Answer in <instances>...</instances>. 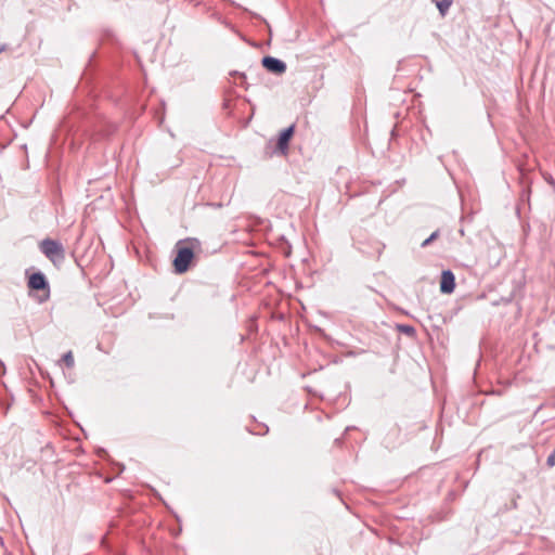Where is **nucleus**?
<instances>
[{
    "label": "nucleus",
    "instance_id": "nucleus-12",
    "mask_svg": "<svg viewBox=\"0 0 555 555\" xmlns=\"http://www.w3.org/2000/svg\"><path fill=\"white\" fill-rule=\"evenodd\" d=\"M7 49V46L5 44H0V53H2L3 51H5Z\"/></svg>",
    "mask_w": 555,
    "mask_h": 555
},
{
    "label": "nucleus",
    "instance_id": "nucleus-8",
    "mask_svg": "<svg viewBox=\"0 0 555 555\" xmlns=\"http://www.w3.org/2000/svg\"><path fill=\"white\" fill-rule=\"evenodd\" d=\"M61 362H64V364L72 369L75 364L74 356L72 351H67L61 359Z\"/></svg>",
    "mask_w": 555,
    "mask_h": 555
},
{
    "label": "nucleus",
    "instance_id": "nucleus-3",
    "mask_svg": "<svg viewBox=\"0 0 555 555\" xmlns=\"http://www.w3.org/2000/svg\"><path fill=\"white\" fill-rule=\"evenodd\" d=\"M262 66L270 73L282 75L286 72V64L273 56H264L261 61Z\"/></svg>",
    "mask_w": 555,
    "mask_h": 555
},
{
    "label": "nucleus",
    "instance_id": "nucleus-7",
    "mask_svg": "<svg viewBox=\"0 0 555 555\" xmlns=\"http://www.w3.org/2000/svg\"><path fill=\"white\" fill-rule=\"evenodd\" d=\"M437 9L439 10L440 14L444 16L447 12L449 11L450 7L452 5L453 0H431Z\"/></svg>",
    "mask_w": 555,
    "mask_h": 555
},
{
    "label": "nucleus",
    "instance_id": "nucleus-1",
    "mask_svg": "<svg viewBox=\"0 0 555 555\" xmlns=\"http://www.w3.org/2000/svg\"><path fill=\"white\" fill-rule=\"evenodd\" d=\"M41 253L54 264H60L65 259L63 245L54 240L46 238L40 243Z\"/></svg>",
    "mask_w": 555,
    "mask_h": 555
},
{
    "label": "nucleus",
    "instance_id": "nucleus-9",
    "mask_svg": "<svg viewBox=\"0 0 555 555\" xmlns=\"http://www.w3.org/2000/svg\"><path fill=\"white\" fill-rule=\"evenodd\" d=\"M437 236H438V231L434 232L428 238H426L422 243V246L425 247V246L429 245Z\"/></svg>",
    "mask_w": 555,
    "mask_h": 555
},
{
    "label": "nucleus",
    "instance_id": "nucleus-4",
    "mask_svg": "<svg viewBox=\"0 0 555 555\" xmlns=\"http://www.w3.org/2000/svg\"><path fill=\"white\" fill-rule=\"evenodd\" d=\"M455 288V278L450 270H446L441 274L440 291L443 294H451Z\"/></svg>",
    "mask_w": 555,
    "mask_h": 555
},
{
    "label": "nucleus",
    "instance_id": "nucleus-5",
    "mask_svg": "<svg viewBox=\"0 0 555 555\" xmlns=\"http://www.w3.org/2000/svg\"><path fill=\"white\" fill-rule=\"evenodd\" d=\"M28 286L31 289H46L49 287L46 276L41 272H36L29 276Z\"/></svg>",
    "mask_w": 555,
    "mask_h": 555
},
{
    "label": "nucleus",
    "instance_id": "nucleus-2",
    "mask_svg": "<svg viewBox=\"0 0 555 555\" xmlns=\"http://www.w3.org/2000/svg\"><path fill=\"white\" fill-rule=\"evenodd\" d=\"M194 257V253L190 247H181L173 260L175 270L177 273H184L188 271L189 266Z\"/></svg>",
    "mask_w": 555,
    "mask_h": 555
},
{
    "label": "nucleus",
    "instance_id": "nucleus-6",
    "mask_svg": "<svg viewBox=\"0 0 555 555\" xmlns=\"http://www.w3.org/2000/svg\"><path fill=\"white\" fill-rule=\"evenodd\" d=\"M294 133V126H291L286 129H284L280 137H279V141H278V149L282 152V153H285V151L287 150L288 147V142L292 138Z\"/></svg>",
    "mask_w": 555,
    "mask_h": 555
},
{
    "label": "nucleus",
    "instance_id": "nucleus-11",
    "mask_svg": "<svg viewBox=\"0 0 555 555\" xmlns=\"http://www.w3.org/2000/svg\"><path fill=\"white\" fill-rule=\"evenodd\" d=\"M402 332L406 333V334H411L414 332V328L412 326H409V325H403L400 327Z\"/></svg>",
    "mask_w": 555,
    "mask_h": 555
},
{
    "label": "nucleus",
    "instance_id": "nucleus-10",
    "mask_svg": "<svg viewBox=\"0 0 555 555\" xmlns=\"http://www.w3.org/2000/svg\"><path fill=\"white\" fill-rule=\"evenodd\" d=\"M546 464L550 467H553L555 465V450L548 455V457L546 460Z\"/></svg>",
    "mask_w": 555,
    "mask_h": 555
}]
</instances>
